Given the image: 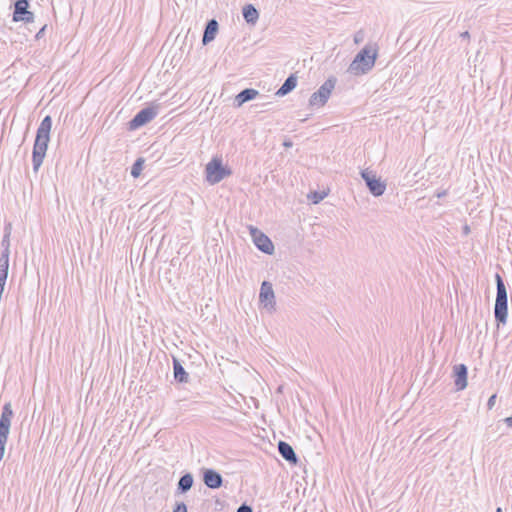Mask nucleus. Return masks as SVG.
<instances>
[{
	"mask_svg": "<svg viewBox=\"0 0 512 512\" xmlns=\"http://www.w3.org/2000/svg\"><path fill=\"white\" fill-rule=\"evenodd\" d=\"M51 128L52 118L50 115H47L42 119L36 131V137L32 151V165L34 172L39 170L45 158L50 141Z\"/></svg>",
	"mask_w": 512,
	"mask_h": 512,
	"instance_id": "f257e3e1",
	"label": "nucleus"
},
{
	"mask_svg": "<svg viewBox=\"0 0 512 512\" xmlns=\"http://www.w3.org/2000/svg\"><path fill=\"white\" fill-rule=\"evenodd\" d=\"M377 57V48L367 44L356 54L355 58L348 66L347 72L354 76L369 73L375 66Z\"/></svg>",
	"mask_w": 512,
	"mask_h": 512,
	"instance_id": "f03ea898",
	"label": "nucleus"
},
{
	"mask_svg": "<svg viewBox=\"0 0 512 512\" xmlns=\"http://www.w3.org/2000/svg\"><path fill=\"white\" fill-rule=\"evenodd\" d=\"M496 282V300L494 306V317L497 325H504L508 317V295L506 285L502 276L499 273L495 274Z\"/></svg>",
	"mask_w": 512,
	"mask_h": 512,
	"instance_id": "7ed1b4c3",
	"label": "nucleus"
},
{
	"mask_svg": "<svg viewBox=\"0 0 512 512\" xmlns=\"http://www.w3.org/2000/svg\"><path fill=\"white\" fill-rule=\"evenodd\" d=\"M206 181L211 185L221 182L224 178L232 174V170L228 166L222 164V159L214 157L205 167Z\"/></svg>",
	"mask_w": 512,
	"mask_h": 512,
	"instance_id": "20e7f679",
	"label": "nucleus"
},
{
	"mask_svg": "<svg viewBox=\"0 0 512 512\" xmlns=\"http://www.w3.org/2000/svg\"><path fill=\"white\" fill-rule=\"evenodd\" d=\"M13 415L14 413L11 403H5L2 407V412L0 415V462L4 457L5 446L10 432Z\"/></svg>",
	"mask_w": 512,
	"mask_h": 512,
	"instance_id": "39448f33",
	"label": "nucleus"
},
{
	"mask_svg": "<svg viewBox=\"0 0 512 512\" xmlns=\"http://www.w3.org/2000/svg\"><path fill=\"white\" fill-rule=\"evenodd\" d=\"M337 83V79L333 76L329 77L320 87L317 91H315L309 98L308 105L310 108H320L323 107L332 91L335 88V85Z\"/></svg>",
	"mask_w": 512,
	"mask_h": 512,
	"instance_id": "423d86ee",
	"label": "nucleus"
},
{
	"mask_svg": "<svg viewBox=\"0 0 512 512\" xmlns=\"http://www.w3.org/2000/svg\"><path fill=\"white\" fill-rule=\"evenodd\" d=\"M360 174L362 179L365 181L369 192L374 197L382 196L385 193L386 182L383 181L381 177H378L376 172L369 169H364Z\"/></svg>",
	"mask_w": 512,
	"mask_h": 512,
	"instance_id": "0eeeda50",
	"label": "nucleus"
},
{
	"mask_svg": "<svg viewBox=\"0 0 512 512\" xmlns=\"http://www.w3.org/2000/svg\"><path fill=\"white\" fill-rule=\"evenodd\" d=\"M157 108L149 106L141 109L136 115L129 121V129L136 130L150 121H152L157 116Z\"/></svg>",
	"mask_w": 512,
	"mask_h": 512,
	"instance_id": "6e6552de",
	"label": "nucleus"
},
{
	"mask_svg": "<svg viewBox=\"0 0 512 512\" xmlns=\"http://www.w3.org/2000/svg\"><path fill=\"white\" fill-rule=\"evenodd\" d=\"M14 22L32 23L34 21V13L29 11L28 0H17L14 4L13 17Z\"/></svg>",
	"mask_w": 512,
	"mask_h": 512,
	"instance_id": "1a4fd4ad",
	"label": "nucleus"
},
{
	"mask_svg": "<svg viewBox=\"0 0 512 512\" xmlns=\"http://www.w3.org/2000/svg\"><path fill=\"white\" fill-rule=\"evenodd\" d=\"M250 234L253 237L255 246L263 253L272 254L274 245L270 238L255 227H250Z\"/></svg>",
	"mask_w": 512,
	"mask_h": 512,
	"instance_id": "9d476101",
	"label": "nucleus"
},
{
	"mask_svg": "<svg viewBox=\"0 0 512 512\" xmlns=\"http://www.w3.org/2000/svg\"><path fill=\"white\" fill-rule=\"evenodd\" d=\"M259 301L263 304L264 308L269 311L275 310V294L272 284L268 281H263L260 287Z\"/></svg>",
	"mask_w": 512,
	"mask_h": 512,
	"instance_id": "9b49d317",
	"label": "nucleus"
},
{
	"mask_svg": "<svg viewBox=\"0 0 512 512\" xmlns=\"http://www.w3.org/2000/svg\"><path fill=\"white\" fill-rule=\"evenodd\" d=\"M203 482L210 489H218L223 485L222 475L211 468L203 470Z\"/></svg>",
	"mask_w": 512,
	"mask_h": 512,
	"instance_id": "f8f14e48",
	"label": "nucleus"
},
{
	"mask_svg": "<svg viewBox=\"0 0 512 512\" xmlns=\"http://www.w3.org/2000/svg\"><path fill=\"white\" fill-rule=\"evenodd\" d=\"M454 383L457 391L467 387L468 369L465 364H457L453 367Z\"/></svg>",
	"mask_w": 512,
	"mask_h": 512,
	"instance_id": "ddd939ff",
	"label": "nucleus"
},
{
	"mask_svg": "<svg viewBox=\"0 0 512 512\" xmlns=\"http://www.w3.org/2000/svg\"><path fill=\"white\" fill-rule=\"evenodd\" d=\"M277 447H278V452L283 459H285L290 464L295 465L298 463L299 459H298L293 447L289 443L280 440L278 442Z\"/></svg>",
	"mask_w": 512,
	"mask_h": 512,
	"instance_id": "4468645a",
	"label": "nucleus"
},
{
	"mask_svg": "<svg viewBox=\"0 0 512 512\" xmlns=\"http://www.w3.org/2000/svg\"><path fill=\"white\" fill-rule=\"evenodd\" d=\"M258 95H259L258 90L253 89V88H245L236 95V97L234 99V105L236 107H240L244 103L255 99Z\"/></svg>",
	"mask_w": 512,
	"mask_h": 512,
	"instance_id": "2eb2a0df",
	"label": "nucleus"
},
{
	"mask_svg": "<svg viewBox=\"0 0 512 512\" xmlns=\"http://www.w3.org/2000/svg\"><path fill=\"white\" fill-rule=\"evenodd\" d=\"M218 28H219V25L215 19H210L206 23L203 37H202V43L204 45L210 43L211 41H213L215 39V36L218 32Z\"/></svg>",
	"mask_w": 512,
	"mask_h": 512,
	"instance_id": "dca6fc26",
	"label": "nucleus"
},
{
	"mask_svg": "<svg viewBox=\"0 0 512 512\" xmlns=\"http://www.w3.org/2000/svg\"><path fill=\"white\" fill-rule=\"evenodd\" d=\"M173 361V375L174 379L178 383H187L189 381V374L182 366L180 360L176 357H172Z\"/></svg>",
	"mask_w": 512,
	"mask_h": 512,
	"instance_id": "f3484780",
	"label": "nucleus"
},
{
	"mask_svg": "<svg viewBox=\"0 0 512 512\" xmlns=\"http://www.w3.org/2000/svg\"><path fill=\"white\" fill-rule=\"evenodd\" d=\"M297 86V76L296 74L292 73L290 74L284 83L281 85V87L276 91L275 95L279 97H283L290 92H292L295 87Z\"/></svg>",
	"mask_w": 512,
	"mask_h": 512,
	"instance_id": "a211bd4d",
	"label": "nucleus"
},
{
	"mask_svg": "<svg viewBox=\"0 0 512 512\" xmlns=\"http://www.w3.org/2000/svg\"><path fill=\"white\" fill-rule=\"evenodd\" d=\"M242 15L248 24L254 25L258 18L259 12L252 4H246L242 9Z\"/></svg>",
	"mask_w": 512,
	"mask_h": 512,
	"instance_id": "6ab92c4d",
	"label": "nucleus"
},
{
	"mask_svg": "<svg viewBox=\"0 0 512 512\" xmlns=\"http://www.w3.org/2000/svg\"><path fill=\"white\" fill-rule=\"evenodd\" d=\"M194 483V478L191 473L183 474L177 484V491L181 494L188 492Z\"/></svg>",
	"mask_w": 512,
	"mask_h": 512,
	"instance_id": "aec40b11",
	"label": "nucleus"
},
{
	"mask_svg": "<svg viewBox=\"0 0 512 512\" xmlns=\"http://www.w3.org/2000/svg\"><path fill=\"white\" fill-rule=\"evenodd\" d=\"M144 159L138 158L135 160L131 167V176L134 178H138L143 170L144 167Z\"/></svg>",
	"mask_w": 512,
	"mask_h": 512,
	"instance_id": "412c9836",
	"label": "nucleus"
},
{
	"mask_svg": "<svg viewBox=\"0 0 512 512\" xmlns=\"http://www.w3.org/2000/svg\"><path fill=\"white\" fill-rule=\"evenodd\" d=\"M9 255L7 253H2L0 255V268L4 270H9Z\"/></svg>",
	"mask_w": 512,
	"mask_h": 512,
	"instance_id": "4be33fe9",
	"label": "nucleus"
},
{
	"mask_svg": "<svg viewBox=\"0 0 512 512\" xmlns=\"http://www.w3.org/2000/svg\"><path fill=\"white\" fill-rule=\"evenodd\" d=\"M1 246L3 248L2 253L10 254V237L8 235H3Z\"/></svg>",
	"mask_w": 512,
	"mask_h": 512,
	"instance_id": "5701e85b",
	"label": "nucleus"
},
{
	"mask_svg": "<svg viewBox=\"0 0 512 512\" xmlns=\"http://www.w3.org/2000/svg\"><path fill=\"white\" fill-rule=\"evenodd\" d=\"M324 195L325 194H321V193L315 191V192L312 193L310 198L312 199V202L314 204H317V203H319L324 198Z\"/></svg>",
	"mask_w": 512,
	"mask_h": 512,
	"instance_id": "b1692460",
	"label": "nucleus"
},
{
	"mask_svg": "<svg viewBox=\"0 0 512 512\" xmlns=\"http://www.w3.org/2000/svg\"><path fill=\"white\" fill-rule=\"evenodd\" d=\"M173 512H187L186 504L183 502L177 503Z\"/></svg>",
	"mask_w": 512,
	"mask_h": 512,
	"instance_id": "393cba45",
	"label": "nucleus"
},
{
	"mask_svg": "<svg viewBox=\"0 0 512 512\" xmlns=\"http://www.w3.org/2000/svg\"><path fill=\"white\" fill-rule=\"evenodd\" d=\"M8 271L0 268V283L6 284L7 277H8Z\"/></svg>",
	"mask_w": 512,
	"mask_h": 512,
	"instance_id": "a878e982",
	"label": "nucleus"
},
{
	"mask_svg": "<svg viewBox=\"0 0 512 512\" xmlns=\"http://www.w3.org/2000/svg\"><path fill=\"white\" fill-rule=\"evenodd\" d=\"M236 512H253V509L251 506L243 503L242 505H240L237 509Z\"/></svg>",
	"mask_w": 512,
	"mask_h": 512,
	"instance_id": "bb28decb",
	"label": "nucleus"
},
{
	"mask_svg": "<svg viewBox=\"0 0 512 512\" xmlns=\"http://www.w3.org/2000/svg\"><path fill=\"white\" fill-rule=\"evenodd\" d=\"M46 28H47V25L45 24V25H43V26L40 28V30L37 32V34H36V36H35V38H36L37 40L41 39V38L44 36V33H45Z\"/></svg>",
	"mask_w": 512,
	"mask_h": 512,
	"instance_id": "cd10ccee",
	"label": "nucleus"
},
{
	"mask_svg": "<svg viewBox=\"0 0 512 512\" xmlns=\"http://www.w3.org/2000/svg\"><path fill=\"white\" fill-rule=\"evenodd\" d=\"M495 400H496V394H493L489 399H488V402H487V406L489 409H491L494 404H495Z\"/></svg>",
	"mask_w": 512,
	"mask_h": 512,
	"instance_id": "c85d7f7f",
	"label": "nucleus"
},
{
	"mask_svg": "<svg viewBox=\"0 0 512 512\" xmlns=\"http://www.w3.org/2000/svg\"><path fill=\"white\" fill-rule=\"evenodd\" d=\"M11 230H12V225L11 223H7L4 227V235H8L10 237L11 235Z\"/></svg>",
	"mask_w": 512,
	"mask_h": 512,
	"instance_id": "c756f323",
	"label": "nucleus"
},
{
	"mask_svg": "<svg viewBox=\"0 0 512 512\" xmlns=\"http://www.w3.org/2000/svg\"><path fill=\"white\" fill-rule=\"evenodd\" d=\"M363 40V36L360 33L355 34L354 41L355 43H359Z\"/></svg>",
	"mask_w": 512,
	"mask_h": 512,
	"instance_id": "7c9ffc66",
	"label": "nucleus"
},
{
	"mask_svg": "<svg viewBox=\"0 0 512 512\" xmlns=\"http://www.w3.org/2000/svg\"><path fill=\"white\" fill-rule=\"evenodd\" d=\"M504 422L507 424L508 427L512 428V416L505 418Z\"/></svg>",
	"mask_w": 512,
	"mask_h": 512,
	"instance_id": "2f4dec72",
	"label": "nucleus"
},
{
	"mask_svg": "<svg viewBox=\"0 0 512 512\" xmlns=\"http://www.w3.org/2000/svg\"><path fill=\"white\" fill-rule=\"evenodd\" d=\"M463 233H464L465 235H468V234L470 233V227H469L468 225H465V226L463 227Z\"/></svg>",
	"mask_w": 512,
	"mask_h": 512,
	"instance_id": "473e14b6",
	"label": "nucleus"
},
{
	"mask_svg": "<svg viewBox=\"0 0 512 512\" xmlns=\"http://www.w3.org/2000/svg\"><path fill=\"white\" fill-rule=\"evenodd\" d=\"M4 288H5V284L4 283H0V298L2 297V294L4 292Z\"/></svg>",
	"mask_w": 512,
	"mask_h": 512,
	"instance_id": "72a5a7b5",
	"label": "nucleus"
},
{
	"mask_svg": "<svg viewBox=\"0 0 512 512\" xmlns=\"http://www.w3.org/2000/svg\"><path fill=\"white\" fill-rule=\"evenodd\" d=\"M446 194H447V192L444 190L442 192L437 193V197L441 198V197H444Z\"/></svg>",
	"mask_w": 512,
	"mask_h": 512,
	"instance_id": "f704fd0d",
	"label": "nucleus"
},
{
	"mask_svg": "<svg viewBox=\"0 0 512 512\" xmlns=\"http://www.w3.org/2000/svg\"><path fill=\"white\" fill-rule=\"evenodd\" d=\"M283 145H284L285 147H291V146H292V142H291V141H285V142L283 143Z\"/></svg>",
	"mask_w": 512,
	"mask_h": 512,
	"instance_id": "c9c22d12",
	"label": "nucleus"
},
{
	"mask_svg": "<svg viewBox=\"0 0 512 512\" xmlns=\"http://www.w3.org/2000/svg\"><path fill=\"white\" fill-rule=\"evenodd\" d=\"M462 37H469V33L467 31H465L464 33L461 34Z\"/></svg>",
	"mask_w": 512,
	"mask_h": 512,
	"instance_id": "e433bc0d",
	"label": "nucleus"
},
{
	"mask_svg": "<svg viewBox=\"0 0 512 512\" xmlns=\"http://www.w3.org/2000/svg\"><path fill=\"white\" fill-rule=\"evenodd\" d=\"M496 512H502V509H501L500 507H498V508L496 509Z\"/></svg>",
	"mask_w": 512,
	"mask_h": 512,
	"instance_id": "4c0bfd02",
	"label": "nucleus"
}]
</instances>
